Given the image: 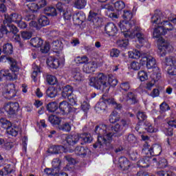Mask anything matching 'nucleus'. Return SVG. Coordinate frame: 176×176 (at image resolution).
Returning <instances> with one entry per match:
<instances>
[{"label":"nucleus","instance_id":"obj_13","mask_svg":"<svg viewBox=\"0 0 176 176\" xmlns=\"http://www.w3.org/2000/svg\"><path fill=\"white\" fill-rule=\"evenodd\" d=\"M3 94L7 96L8 98H13L17 94V89L14 84H8L3 89Z\"/></svg>","mask_w":176,"mask_h":176},{"label":"nucleus","instance_id":"obj_46","mask_svg":"<svg viewBox=\"0 0 176 176\" xmlns=\"http://www.w3.org/2000/svg\"><path fill=\"white\" fill-rule=\"evenodd\" d=\"M52 164L53 169L58 170V173H60V166L61 164V161H60V159L58 158L54 159Z\"/></svg>","mask_w":176,"mask_h":176},{"label":"nucleus","instance_id":"obj_33","mask_svg":"<svg viewBox=\"0 0 176 176\" xmlns=\"http://www.w3.org/2000/svg\"><path fill=\"white\" fill-rule=\"evenodd\" d=\"M6 131L8 134H9V135H12V137H16L19 134V131H20V129L16 126H12L11 124V126L8 128V130Z\"/></svg>","mask_w":176,"mask_h":176},{"label":"nucleus","instance_id":"obj_47","mask_svg":"<svg viewBox=\"0 0 176 176\" xmlns=\"http://www.w3.org/2000/svg\"><path fill=\"white\" fill-rule=\"evenodd\" d=\"M176 169H173V171L170 170L168 172H166L164 170H160L157 173L158 176H174V174H175Z\"/></svg>","mask_w":176,"mask_h":176},{"label":"nucleus","instance_id":"obj_8","mask_svg":"<svg viewBox=\"0 0 176 176\" xmlns=\"http://www.w3.org/2000/svg\"><path fill=\"white\" fill-rule=\"evenodd\" d=\"M64 64H65V58L63 54H60V57L58 59L53 56H49L47 59V65L48 67L54 68V69H57L58 67H64Z\"/></svg>","mask_w":176,"mask_h":176},{"label":"nucleus","instance_id":"obj_40","mask_svg":"<svg viewBox=\"0 0 176 176\" xmlns=\"http://www.w3.org/2000/svg\"><path fill=\"white\" fill-rule=\"evenodd\" d=\"M74 61L76 64H86L89 61V58L86 56H77L75 58Z\"/></svg>","mask_w":176,"mask_h":176},{"label":"nucleus","instance_id":"obj_9","mask_svg":"<svg viewBox=\"0 0 176 176\" xmlns=\"http://www.w3.org/2000/svg\"><path fill=\"white\" fill-rule=\"evenodd\" d=\"M142 153L151 156H159L162 153V146L160 144H154L153 146H149L148 144L144 145Z\"/></svg>","mask_w":176,"mask_h":176},{"label":"nucleus","instance_id":"obj_63","mask_svg":"<svg viewBox=\"0 0 176 176\" xmlns=\"http://www.w3.org/2000/svg\"><path fill=\"white\" fill-rule=\"evenodd\" d=\"M120 87L124 91H127V90L130 89V84L127 82H122L120 84Z\"/></svg>","mask_w":176,"mask_h":176},{"label":"nucleus","instance_id":"obj_41","mask_svg":"<svg viewBox=\"0 0 176 176\" xmlns=\"http://www.w3.org/2000/svg\"><path fill=\"white\" fill-rule=\"evenodd\" d=\"M51 47H52L54 50H61L63 49V43L58 40L53 41Z\"/></svg>","mask_w":176,"mask_h":176},{"label":"nucleus","instance_id":"obj_12","mask_svg":"<svg viewBox=\"0 0 176 176\" xmlns=\"http://www.w3.org/2000/svg\"><path fill=\"white\" fill-rule=\"evenodd\" d=\"M0 111H5L4 115H14L16 111H19V103L9 102L6 103L3 109H0Z\"/></svg>","mask_w":176,"mask_h":176},{"label":"nucleus","instance_id":"obj_28","mask_svg":"<svg viewBox=\"0 0 176 176\" xmlns=\"http://www.w3.org/2000/svg\"><path fill=\"white\" fill-rule=\"evenodd\" d=\"M120 101H130L132 104H135V102H137V98L134 94L129 92L126 96L123 95L122 98H120Z\"/></svg>","mask_w":176,"mask_h":176},{"label":"nucleus","instance_id":"obj_14","mask_svg":"<svg viewBox=\"0 0 176 176\" xmlns=\"http://www.w3.org/2000/svg\"><path fill=\"white\" fill-rule=\"evenodd\" d=\"M141 65H146L148 69L156 68V59L151 56L142 57L140 59Z\"/></svg>","mask_w":176,"mask_h":176},{"label":"nucleus","instance_id":"obj_19","mask_svg":"<svg viewBox=\"0 0 176 176\" xmlns=\"http://www.w3.org/2000/svg\"><path fill=\"white\" fill-rule=\"evenodd\" d=\"M104 32L109 36H115L118 34V27L113 23H109L104 27Z\"/></svg>","mask_w":176,"mask_h":176},{"label":"nucleus","instance_id":"obj_39","mask_svg":"<svg viewBox=\"0 0 176 176\" xmlns=\"http://www.w3.org/2000/svg\"><path fill=\"white\" fill-rule=\"evenodd\" d=\"M144 129L148 133H157V131H159V129L157 128H153L152 124L150 122L145 123Z\"/></svg>","mask_w":176,"mask_h":176},{"label":"nucleus","instance_id":"obj_1","mask_svg":"<svg viewBox=\"0 0 176 176\" xmlns=\"http://www.w3.org/2000/svg\"><path fill=\"white\" fill-rule=\"evenodd\" d=\"M163 12L161 11H155L154 15L151 17V23L157 24L153 33L154 38H158V54L160 57H164L166 54L173 52L174 48L170 43L166 41L160 35H173V32H175L176 30L168 21L164 19Z\"/></svg>","mask_w":176,"mask_h":176},{"label":"nucleus","instance_id":"obj_5","mask_svg":"<svg viewBox=\"0 0 176 176\" xmlns=\"http://www.w3.org/2000/svg\"><path fill=\"white\" fill-rule=\"evenodd\" d=\"M8 61L11 65L10 71L8 69H3L0 72V82L3 80H16L19 76V66L16 60L9 58L6 56H1L0 57V63H6Z\"/></svg>","mask_w":176,"mask_h":176},{"label":"nucleus","instance_id":"obj_42","mask_svg":"<svg viewBox=\"0 0 176 176\" xmlns=\"http://www.w3.org/2000/svg\"><path fill=\"white\" fill-rule=\"evenodd\" d=\"M138 78L141 82L148 80V73L145 71H140L138 74Z\"/></svg>","mask_w":176,"mask_h":176},{"label":"nucleus","instance_id":"obj_37","mask_svg":"<svg viewBox=\"0 0 176 176\" xmlns=\"http://www.w3.org/2000/svg\"><path fill=\"white\" fill-rule=\"evenodd\" d=\"M119 119H120V116H119L118 111H113L109 116L110 123H116V122H119Z\"/></svg>","mask_w":176,"mask_h":176},{"label":"nucleus","instance_id":"obj_6","mask_svg":"<svg viewBox=\"0 0 176 176\" xmlns=\"http://www.w3.org/2000/svg\"><path fill=\"white\" fill-rule=\"evenodd\" d=\"M79 141L81 142V144H90V142L93 141V138L90 133H77L75 135H69L65 137V142H67L69 146L76 145Z\"/></svg>","mask_w":176,"mask_h":176},{"label":"nucleus","instance_id":"obj_18","mask_svg":"<svg viewBox=\"0 0 176 176\" xmlns=\"http://www.w3.org/2000/svg\"><path fill=\"white\" fill-rule=\"evenodd\" d=\"M114 164H118V166L122 168V170H124V171H126V170H129L130 168V166L131 164H130V162H129V160L126 158L125 157H121L118 159V160H113Z\"/></svg>","mask_w":176,"mask_h":176},{"label":"nucleus","instance_id":"obj_38","mask_svg":"<svg viewBox=\"0 0 176 176\" xmlns=\"http://www.w3.org/2000/svg\"><path fill=\"white\" fill-rule=\"evenodd\" d=\"M3 53L4 54H12L13 53V45L10 43H6L3 46Z\"/></svg>","mask_w":176,"mask_h":176},{"label":"nucleus","instance_id":"obj_53","mask_svg":"<svg viewBox=\"0 0 176 176\" xmlns=\"http://www.w3.org/2000/svg\"><path fill=\"white\" fill-rule=\"evenodd\" d=\"M126 7V4H124V2L122 1H116L114 3V8L116 9V10H122V9H124Z\"/></svg>","mask_w":176,"mask_h":176},{"label":"nucleus","instance_id":"obj_29","mask_svg":"<svg viewBox=\"0 0 176 176\" xmlns=\"http://www.w3.org/2000/svg\"><path fill=\"white\" fill-rule=\"evenodd\" d=\"M33 72L32 74V79L34 82H36L38 78L41 76V68L36 64L32 65Z\"/></svg>","mask_w":176,"mask_h":176},{"label":"nucleus","instance_id":"obj_61","mask_svg":"<svg viewBox=\"0 0 176 176\" xmlns=\"http://www.w3.org/2000/svg\"><path fill=\"white\" fill-rule=\"evenodd\" d=\"M160 168H164L165 167H167V160L162 158L161 160L158 162Z\"/></svg>","mask_w":176,"mask_h":176},{"label":"nucleus","instance_id":"obj_15","mask_svg":"<svg viewBox=\"0 0 176 176\" xmlns=\"http://www.w3.org/2000/svg\"><path fill=\"white\" fill-rule=\"evenodd\" d=\"M56 8L59 12H63V19L65 21L71 20V16H72V13L70 10H68V7L63 3H58L56 5Z\"/></svg>","mask_w":176,"mask_h":176},{"label":"nucleus","instance_id":"obj_54","mask_svg":"<svg viewBox=\"0 0 176 176\" xmlns=\"http://www.w3.org/2000/svg\"><path fill=\"white\" fill-rule=\"evenodd\" d=\"M131 69L133 71H138V69H141V62L138 63L137 61H133L130 65Z\"/></svg>","mask_w":176,"mask_h":176},{"label":"nucleus","instance_id":"obj_56","mask_svg":"<svg viewBox=\"0 0 176 176\" xmlns=\"http://www.w3.org/2000/svg\"><path fill=\"white\" fill-rule=\"evenodd\" d=\"M10 173H12V169H10L9 165H8L0 170V176L8 175V174H10Z\"/></svg>","mask_w":176,"mask_h":176},{"label":"nucleus","instance_id":"obj_32","mask_svg":"<svg viewBox=\"0 0 176 176\" xmlns=\"http://www.w3.org/2000/svg\"><path fill=\"white\" fill-rule=\"evenodd\" d=\"M72 90L73 89L71 85H65L63 87L62 97L63 98H67V97L72 94Z\"/></svg>","mask_w":176,"mask_h":176},{"label":"nucleus","instance_id":"obj_4","mask_svg":"<svg viewBox=\"0 0 176 176\" xmlns=\"http://www.w3.org/2000/svg\"><path fill=\"white\" fill-rule=\"evenodd\" d=\"M118 85V80L112 76L108 77L102 73H99L96 77H92L89 79V85L95 87L98 90H102L108 93L109 87H115Z\"/></svg>","mask_w":176,"mask_h":176},{"label":"nucleus","instance_id":"obj_62","mask_svg":"<svg viewBox=\"0 0 176 176\" xmlns=\"http://www.w3.org/2000/svg\"><path fill=\"white\" fill-rule=\"evenodd\" d=\"M50 50V44L49 43H45L44 46L41 49V53H48Z\"/></svg>","mask_w":176,"mask_h":176},{"label":"nucleus","instance_id":"obj_20","mask_svg":"<svg viewBox=\"0 0 176 176\" xmlns=\"http://www.w3.org/2000/svg\"><path fill=\"white\" fill-rule=\"evenodd\" d=\"M89 21L94 23V25H100L102 23V18L101 16L93 11L89 12V15L88 16Z\"/></svg>","mask_w":176,"mask_h":176},{"label":"nucleus","instance_id":"obj_3","mask_svg":"<svg viewBox=\"0 0 176 176\" xmlns=\"http://www.w3.org/2000/svg\"><path fill=\"white\" fill-rule=\"evenodd\" d=\"M122 19L124 21L120 22L119 27L121 30L125 38H130L131 39H134L137 38L138 42L140 45H136L138 49H140L141 46H144L148 40L146 39V36H145V30L141 29L140 28H135L133 32H131V28H133L135 25V21L131 20L133 19V12L129 10H124L122 15Z\"/></svg>","mask_w":176,"mask_h":176},{"label":"nucleus","instance_id":"obj_23","mask_svg":"<svg viewBox=\"0 0 176 176\" xmlns=\"http://www.w3.org/2000/svg\"><path fill=\"white\" fill-rule=\"evenodd\" d=\"M66 152H68V149L63 146H52L47 151V153H51V155Z\"/></svg>","mask_w":176,"mask_h":176},{"label":"nucleus","instance_id":"obj_48","mask_svg":"<svg viewBox=\"0 0 176 176\" xmlns=\"http://www.w3.org/2000/svg\"><path fill=\"white\" fill-rule=\"evenodd\" d=\"M47 82L49 85H57L58 83V80H57V78H56V76H52V75H48L47 76Z\"/></svg>","mask_w":176,"mask_h":176},{"label":"nucleus","instance_id":"obj_31","mask_svg":"<svg viewBox=\"0 0 176 176\" xmlns=\"http://www.w3.org/2000/svg\"><path fill=\"white\" fill-rule=\"evenodd\" d=\"M128 56L129 58H134L135 60H138V58L141 57L142 58V57H144V56H142V54L141 53V52H140L138 50H133V51H129L128 52Z\"/></svg>","mask_w":176,"mask_h":176},{"label":"nucleus","instance_id":"obj_51","mask_svg":"<svg viewBox=\"0 0 176 176\" xmlns=\"http://www.w3.org/2000/svg\"><path fill=\"white\" fill-rule=\"evenodd\" d=\"M45 12H48V16H57V10L54 7H47L45 9Z\"/></svg>","mask_w":176,"mask_h":176},{"label":"nucleus","instance_id":"obj_55","mask_svg":"<svg viewBox=\"0 0 176 176\" xmlns=\"http://www.w3.org/2000/svg\"><path fill=\"white\" fill-rule=\"evenodd\" d=\"M117 43L120 47L126 49L129 46V39L119 40Z\"/></svg>","mask_w":176,"mask_h":176},{"label":"nucleus","instance_id":"obj_7","mask_svg":"<svg viewBox=\"0 0 176 176\" xmlns=\"http://www.w3.org/2000/svg\"><path fill=\"white\" fill-rule=\"evenodd\" d=\"M102 100H103L98 102L95 106V111H96L98 113H102V112L107 109V104L109 105H113V108L118 110L122 109V105L116 103L113 98L104 99L102 98Z\"/></svg>","mask_w":176,"mask_h":176},{"label":"nucleus","instance_id":"obj_52","mask_svg":"<svg viewBox=\"0 0 176 176\" xmlns=\"http://www.w3.org/2000/svg\"><path fill=\"white\" fill-rule=\"evenodd\" d=\"M44 173L47 175H56V174H58V169H54V168H45Z\"/></svg>","mask_w":176,"mask_h":176},{"label":"nucleus","instance_id":"obj_36","mask_svg":"<svg viewBox=\"0 0 176 176\" xmlns=\"http://www.w3.org/2000/svg\"><path fill=\"white\" fill-rule=\"evenodd\" d=\"M46 94L50 98H54L57 96V89L54 87H49L46 91Z\"/></svg>","mask_w":176,"mask_h":176},{"label":"nucleus","instance_id":"obj_57","mask_svg":"<svg viewBox=\"0 0 176 176\" xmlns=\"http://www.w3.org/2000/svg\"><path fill=\"white\" fill-rule=\"evenodd\" d=\"M21 38L24 40L31 39V38H32V32L24 31L21 33Z\"/></svg>","mask_w":176,"mask_h":176},{"label":"nucleus","instance_id":"obj_58","mask_svg":"<svg viewBox=\"0 0 176 176\" xmlns=\"http://www.w3.org/2000/svg\"><path fill=\"white\" fill-rule=\"evenodd\" d=\"M81 108L84 112H87L90 109V105H89V102L87 100L81 101Z\"/></svg>","mask_w":176,"mask_h":176},{"label":"nucleus","instance_id":"obj_60","mask_svg":"<svg viewBox=\"0 0 176 176\" xmlns=\"http://www.w3.org/2000/svg\"><path fill=\"white\" fill-rule=\"evenodd\" d=\"M8 28H10V32H12V34L14 35L19 32V29H17V27L14 25L13 24L10 23H6Z\"/></svg>","mask_w":176,"mask_h":176},{"label":"nucleus","instance_id":"obj_50","mask_svg":"<svg viewBox=\"0 0 176 176\" xmlns=\"http://www.w3.org/2000/svg\"><path fill=\"white\" fill-rule=\"evenodd\" d=\"M67 98L70 105H76V102H78V98L75 95L72 94V95L67 96Z\"/></svg>","mask_w":176,"mask_h":176},{"label":"nucleus","instance_id":"obj_27","mask_svg":"<svg viewBox=\"0 0 176 176\" xmlns=\"http://www.w3.org/2000/svg\"><path fill=\"white\" fill-rule=\"evenodd\" d=\"M3 115H5V111L0 110V118L1 116H3ZM0 126L3 129H6L7 131L8 128L12 127V122L3 118H0Z\"/></svg>","mask_w":176,"mask_h":176},{"label":"nucleus","instance_id":"obj_17","mask_svg":"<svg viewBox=\"0 0 176 176\" xmlns=\"http://www.w3.org/2000/svg\"><path fill=\"white\" fill-rule=\"evenodd\" d=\"M5 20L3 21V24H8V23H17L23 20V16L19 14H12L11 15L9 14H5L4 15Z\"/></svg>","mask_w":176,"mask_h":176},{"label":"nucleus","instance_id":"obj_43","mask_svg":"<svg viewBox=\"0 0 176 176\" xmlns=\"http://www.w3.org/2000/svg\"><path fill=\"white\" fill-rule=\"evenodd\" d=\"M48 120L51 122V124H60L61 118L56 116H50L48 118Z\"/></svg>","mask_w":176,"mask_h":176},{"label":"nucleus","instance_id":"obj_26","mask_svg":"<svg viewBox=\"0 0 176 176\" xmlns=\"http://www.w3.org/2000/svg\"><path fill=\"white\" fill-rule=\"evenodd\" d=\"M85 20H86V15H85V13L82 12H77L73 16V21H74V23L78 25H79V24H82Z\"/></svg>","mask_w":176,"mask_h":176},{"label":"nucleus","instance_id":"obj_44","mask_svg":"<svg viewBox=\"0 0 176 176\" xmlns=\"http://www.w3.org/2000/svg\"><path fill=\"white\" fill-rule=\"evenodd\" d=\"M47 109L49 112H56V109H58V105L57 102H52L47 104Z\"/></svg>","mask_w":176,"mask_h":176},{"label":"nucleus","instance_id":"obj_59","mask_svg":"<svg viewBox=\"0 0 176 176\" xmlns=\"http://www.w3.org/2000/svg\"><path fill=\"white\" fill-rule=\"evenodd\" d=\"M110 57H119V54H120V51L119 50L113 48L109 51Z\"/></svg>","mask_w":176,"mask_h":176},{"label":"nucleus","instance_id":"obj_11","mask_svg":"<svg viewBox=\"0 0 176 176\" xmlns=\"http://www.w3.org/2000/svg\"><path fill=\"white\" fill-rule=\"evenodd\" d=\"M166 65H167V73L170 76H174L176 75V59L173 56H169L166 58L165 60Z\"/></svg>","mask_w":176,"mask_h":176},{"label":"nucleus","instance_id":"obj_2","mask_svg":"<svg viewBox=\"0 0 176 176\" xmlns=\"http://www.w3.org/2000/svg\"><path fill=\"white\" fill-rule=\"evenodd\" d=\"M130 124V120H122L114 126L113 129L112 126H107L104 124L98 125L95 128V133L98 135V142L94 144V148L111 151L113 148V145L111 143L112 137H113L112 131H115L116 137H120V135H123L124 127H127Z\"/></svg>","mask_w":176,"mask_h":176},{"label":"nucleus","instance_id":"obj_16","mask_svg":"<svg viewBox=\"0 0 176 176\" xmlns=\"http://www.w3.org/2000/svg\"><path fill=\"white\" fill-rule=\"evenodd\" d=\"M59 109L61 115H67L71 112H76V109L71 107L67 101L61 102L59 104Z\"/></svg>","mask_w":176,"mask_h":176},{"label":"nucleus","instance_id":"obj_25","mask_svg":"<svg viewBox=\"0 0 176 176\" xmlns=\"http://www.w3.org/2000/svg\"><path fill=\"white\" fill-rule=\"evenodd\" d=\"M72 76L76 82H78V83L85 80V77L82 75V73H80V69L79 68L73 69Z\"/></svg>","mask_w":176,"mask_h":176},{"label":"nucleus","instance_id":"obj_30","mask_svg":"<svg viewBox=\"0 0 176 176\" xmlns=\"http://www.w3.org/2000/svg\"><path fill=\"white\" fill-rule=\"evenodd\" d=\"M74 152L79 156H85V155H87V153H90V150H89V148L87 147L77 146L75 148Z\"/></svg>","mask_w":176,"mask_h":176},{"label":"nucleus","instance_id":"obj_34","mask_svg":"<svg viewBox=\"0 0 176 176\" xmlns=\"http://www.w3.org/2000/svg\"><path fill=\"white\" fill-rule=\"evenodd\" d=\"M30 44L33 47H41L43 45V40L39 37H35L30 40Z\"/></svg>","mask_w":176,"mask_h":176},{"label":"nucleus","instance_id":"obj_64","mask_svg":"<svg viewBox=\"0 0 176 176\" xmlns=\"http://www.w3.org/2000/svg\"><path fill=\"white\" fill-rule=\"evenodd\" d=\"M137 118L139 120H145V119H146L147 116L144 112L139 111L138 113Z\"/></svg>","mask_w":176,"mask_h":176},{"label":"nucleus","instance_id":"obj_45","mask_svg":"<svg viewBox=\"0 0 176 176\" xmlns=\"http://www.w3.org/2000/svg\"><path fill=\"white\" fill-rule=\"evenodd\" d=\"M59 130L69 133L71 131V124L69 122H65L62 125L58 126Z\"/></svg>","mask_w":176,"mask_h":176},{"label":"nucleus","instance_id":"obj_21","mask_svg":"<svg viewBox=\"0 0 176 176\" xmlns=\"http://www.w3.org/2000/svg\"><path fill=\"white\" fill-rule=\"evenodd\" d=\"M175 127L176 129V120H171L168 122V125H166L164 128L162 129L163 133H164L165 135H173V128Z\"/></svg>","mask_w":176,"mask_h":176},{"label":"nucleus","instance_id":"obj_24","mask_svg":"<svg viewBox=\"0 0 176 176\" xmlns=\"http://www.w3.org/2000/svg\"><path fill=\"white\" fill-rule=\"evenodd\" d=\"M97 68V64L96 62H89L83 66V72L85 74H93Z\"/></svg>","mask_w":176,"mask_h":176},{"label":"nucleus","instance_id":"obj_22","mask_svg":"<svg viewBox=\"0 0 176 176\" xmlns=\"http://www.w3.org/2000/svg\"><path fill=\"white\" fill-rule=\"evenodd\" d=\"M102 8L108 10L107 15L108 17H110V19H112V20H116V19H119V14L111 12H113L114 10L113 6H112V4H106L102 6Z\"/></svg>","mask_w":176,"mask_h":176},{"label":"nucleus","instance_id":"obj_49","mask_svg":"<svg viewBox=\"0 0 176 176\" xmlns=\"http://www.w3.org/2000/svg\"><path fill=\"white\" fill-rule=\"evenodd\" d=\"M26 8H28L30 12H36V10L39 9L38 7V4L34 2L27 4Z\"/></svg>","mask_w":176,"mask_h":176},{"label":"nucleus","instance_id":"obj_35","mask_svg":"<svg viewBox=\"0 0 176 176\" xmlns=\"http://www.w3.org/2000/svg\"><path fill=\"white\" fill-rule=\"evenodd\" d=\"M87 5V1L86 0H76L74 2V8L76 9H85Z\"/></svg>","mask_w":176,"mask_h":176},{"label":"nucleus","instance_id":"obj_10","mask_svg":"<svg viewBox=\"0 0 176 176\" xmlns=\"http://www.w3.org/2000/svg\"><path fill=\"white\" fill-rule=\"evenodd\" d=\"M50 24V21L49 19L47 18L46 16H41L38 19V23L35 21H32L30 23V27L36 28V30H39L42 28V27H46V25H49Z\"/></svg>","mask_w":176,"mask_h":176}]
</instances>
